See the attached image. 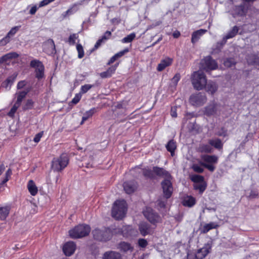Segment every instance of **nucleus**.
I'll list each match as a JSON object with an SVG mask.
<instances>
[{
  "label": "nucleus",
  "instance_id": "61",
  "mask_svg": "<svg viewBox=\"0 0 259 259\" xmlns=\"http://www.w3.org/2000/svg\"><path fill=\"white\" fill-rule=\"evenodd\" d=\"M171 116L173 117H177V109L175 107H172L170 111Z\"/></svg>",
  "mask_w": 259,
  "mask_h": 259
},
{
  "label": "nucleus",
  "instance_id": "32",
  "mask_svg": "<svg viewBox=\"0 0 259 259\" xmlns=\"http://www.w3.org/2000/svg\"><path fill=\"white\" fill-rule=\"evenodd\" d=\"M128 50H123L122 51L118 52V53L115 54L113 57H112L110 60L107 63L108 65H110L113 63H114L116 60L118 58L124 55L126 52H127Z\"/></svg>",
  "mask_w": 259,
  "mask_h": 259
},
{
  "label": "nucleus",
  "instance_id": "42",
  "mask_svg": "<svg viewBox=\"0 0 259 259\" xmlns=\"http://www.w3.org/2000/svg\"><path fill=\"white\" fill-rule=\"evenodd\" d=\"M136 37V34L134 33H132L122 39V42L123 43L131 42Z\"/></svg>",
  "mask_w": 259,
  "mask_h": 259
},
{
  "label": "nucleus",
  "instance_id": "15",
  "mask_svg": "<svg viewBox=\"0 0 259 259\" xmlns=\"http://www.w3.org/2000/svg\"><path fill=\"white\" fill-rule=\"evenodd\" d=\"M153 172L155 176L164 178V179H171L170 174L163 168L154 166L153 167Z\"/></svg>",
  "mask_w": 259,
  "mask_h": 259
},
{
  "label": "nucleus",
  "instance_id": "52",
  "mask_svg": "<svg viewBox=\"0 0 259 259\" xmlns=\"http://www.w3.org/2000/svg\"><path fill=\"white\" fill-rule=\"evenodd\" d=\"M212 163L210 164H207L206 163H201V164L204 166L205 168L208 169L210 171H213L215 169V166L212 164Z\"/></svg>",
  "mask_w": 259,
  "mask_h": 259
},
{
  "label": "nucleus",
  "instance_id": "5",
  "mask_svg": "<svg viewBox=\"0 0 259 259\" xmlns=\"http://www.w3.org/2000/svg\"><path fill=\"white\" fill-rule=\"evenodd\" d=\"M68 158L66 154H62L59 157L54 158L52 161V168L56 171H60L67 166Z\"/></svg>",
  "mask_w": 259,
  "mask_h": 259
},
{
  "label": "nucleus",
  "instance_id": "35",
  "mask_svg": "<svg viewBox=\"0 0 259 259\" xmlns=\"http://www.w3.org/2000/svg\"><path fill=\"white\" fill-rule=\"evenodd\" d=\"M218 226V225L213 222H211L210 223L206 224L203 226L202 232L203 233H206L211 229L217 228Z\"/></svg>",
  "mask_w": 259,
  "mask_h": 259
},
{
  "label": "nucleus",
  "instance_id": "64",
  "mask_svg": "<svg viewBox=\"0 0 259 259\" xmlns=\"http://www.w3.org/2000/svg\"><path fill=\"white\" fill-rule=\"evenodd\" d=\"M78 57L79 58H82L84 56L83 50H77Z\"/></svg>",
  "mask_w": 259,
  "mask_h": 259
},
{
  "label": "nucleus",
  "instance_id": "53",
  "mask_svg": "<svg viewBox=\"0 0 259 259\" xmlns=\"http://www.w3.org/2000/svg\"><path fill=\"white\" fill-rule=\"evenodd\" d=\"M138 244L140 247L144 248L148 245V242L145 239H139L138 240Z\"/></svg>",
  "mask_w": 259,
  "mask_h": 259
},
{
  "label": "nucleus",
  "instance_id": "45",
  "mask_svg": "<svg viewBox=\"0 0 259 259\" xmlns=\"http://www.w3.org/2000/svg\"><path fill=\"white\" fill-rule=\"evenodd\" d=\"M39 7H38V6L37 5H29L27 7V9L30 8L29 12V13L30 15H34L36 12L37 10Z\"/></svg>",
  "mask_w": 259,
  "mask_h": 259
},
{
  "label": "nucleus",
  "instance_id": "55",
  "mask_svg": "<svg viewBox=\"0 0 259 259\" xmlns=\"http://www.w3.org/2000/svg\"><path fill=\"white\" fill-rule=\"evenodd\" d=\"M258 192L256 190H251L250 192L249 195L248 196V197L249 199H254L258 197Z\"/></svg>",
  "mask_w": 259,
  "mask_h": 259
},
{
  "label": "nucleus",
  "instance_id": "20",
  "mask_svg": "<svg viewBox=\"0 0 259 259\" xmlns=\"http://www.w3.org/2000/svg\"><path fill=\"white\" fill-rule=\"evenodd\" d=\"M103 259H122L121 254L117 252L109 251L105 252L102 257Z\"/></svg>",
  "mask_w": 259,
  "mask_h": 259
},
{
  "label": "nucleus",
  "instance_id": "8",
  "mask_svg": "<svg viewBox=\"0 0 259 259\" xmlns=\"http://www.w3.org/2000/svg\"><path fill=\"white\" fill-rule=\"evenodd\" d=\"M30 66L35 69V77L41 79L44 77L45 67L42 62L37 60H33L30 62Z\"/></svg>",
  "mask_w": 259,
  "mask_h": 259
},
{
  "label": "nucleus",
  "instance_id": "14",
  "mask_svg": "<svg viewBox=\"0 0 259 259\" xmlns=\"http://www.w3.org/2000/svg\"><path fill=\"white\" fill-rule=\"evenodd\" d=\"M76 249V245L72 241L66 242L63 246V251L66 256H70L74 253Z\"/></svg>",
  "mask_w": 259,
  "mask_h": 259
},
{
  "label": "nucleus",
  "instance_id": "9",
  "mask_svg": "<svg viewBox=\"0 0 259 259\" xmlns=\"http://www.w3.org/2000/svg\"><path fill=\"white\" fill-rule=\"evenodd\" d=\"M143 213L145 217L153 225L161 222L160 217L150 208H147Z\"/></svg>",
  "mask_w": 259,
  "mask_h": 259
},
{
  "label": "nucleus",
  "instance_id": "4",
  "mask_svg": "<svg viewBox=\"0 0 259 259\" xmlns=\"http://www.w3.org/2000/svg\"><path fill=\"white\" fill-rule=\"evenodd\" d=\"M94 238L98 241L106 242L110 240L112 238L111 229L104 228L100 229H95L92 231Z\"/></svg>",
  "mask_w": 259,
  "mask_h": 259
},
{
  "label": "nucleus",
  "instance_id": "54",
  "mask_svg": "<svg viewBox=\"0 0 259 259\" xmlns=\"http://www.w3.org/2000/svg\"><path fill=\"white\" fill-rule=\"evenodd\" d=\"M81 97V95L80 93L76 94L75 95V96L72 100L71 103L74 104H76L80 101Z\"/></svg>",
  "mask_w": 259,
  "mask_h": 259
},
{
  "label": "nucleus",
  "instance_id": "59",
  "mask_svg": "<svg viewBox=\"0 0 259 259\" xmlns=\"http://www.w3.org/2000/svg\"><path fill=\"white\" fill-rule=\"evenodd\" d=\"M19 106H18L17 104H16V103L15 104L14 106L11 109V111L9 113V115L11 116V115H13L14 114V113L16 111L17 108H18Z\"/></svg>",
  "mask_w": 259,
  "mask_h": 259
},
{
  "label": "nucleus",
  "instance_id": "26",
  "mask_svg": "<svg viewBox=\"0 0 259 259\" xmlns=\"http://www.w3.org/2000/svg\"><path fill=\"white\" fill-rule=\"evenodd\" d=\"M27 188L31 195L35 196L37 193V187H36V185L35 184L33 180H31L28 181L27 184Z\"/></svg>",
  "mask_w": 259,
  "mask_h": 259
},
{
  "label": "nucleus",
  "instance_id": "44",
  "mask_svg": "<svg viewBox=\"0 0 259 259\" xmlns=\"http://www.w3.org/2000/svg\"><path fill=\"white\" fill-rule=\"evenodd\" d=\"M235 61L233 58L227 59L224 62V65L227 67H230L235 65Z\"/></svg>",
  "mask_w": 259,
  "mask_h": 259
},
{
  "label": "nucleus",
  "instance_id": "38",
  "mask_svg": "<svg viewBox=\"0 0 259 259\" xmlns=\"http://www.w3.org/2000/svg\"><path fill=\"white\" fill-rule=\"evenodd\" d=\"M96 111V109L95 108H93L90 110L87 111L83 116L82 118V121L80 123L81 124H82L83 122L87 120L89 118L91 117L94 113Z\"/></svg>",
  "mask_w": 259,
  "mask_h": 259
},
{
  "label": "nucleus",
  "instance_id": "57",
  "mask_svg": "<svg viewBox=\"0 0 259 259\" xmlns=\"http://www.w3.org/2000/svg\"><path fill=\"white\" fill-rule=\"evenodd\" d=\"M43 135V132H40L38 134H37L34 138V139H33V141L35 142V143H38V142H39L41 138L42 137Z\"/></svg>",
  "mask_w": 259,
  "mask_h": 259
},
{
  "label": "nucleus",
  "instance_id": "2",
  "mask_svg": "<svg viewBox=\"0 0 259 259\" xmlns=\"http://www.w3.org/2000/svg\"><path fill=\"white\" fill-rule=\"evenodd\" d=\"M127 210V204L124 200L116 201L113 205L112 216L116 220L122 219L125 217Z\"/></svg>",
  "mask_w": 259,
  "mask_h": 259
},
{
  "label": "nucleus",
  "instance_id": "51",
  "mask_svg": "<svg viewBox=\"0 0 259 259\" xmlns=\"http://www.w3.org/2000/svg\"><path fill=\"white\" fill-rule=\"evenodd\" d=\"M192 168L194 171L198 173H202L204 170L203 168L198 164H193Z\"/></svg>",
  "mask_w": 259,
  "mask_h": 259
},
{
  "label": "nucleus",
  "instance_id": "24",
  "mask_svg": "<svg viewBox=\"0 0 259 259\" xmlns=\"http://www.w3.org/2000/svg\"><path fill=\"white\" fill-rule=\"evenodd\" d=\"M206 32V30L203 29H201L193 32L192 34V42L194 44L197 42L199 40V39Z\"/></svg>",
  "mask_w": 259,
  "mask_h": 259
},
{
  "label": "nucleus",
  "instance_id": "7",
  "mask_svg": "<svg viewBox=\"0 0 259 259\" xmlns=\"http://www.w3.org/2000/svg\"><path fill=\"white\" fill-rule=\"evenodd\" d=\"M207 97L205 94L198 93L192 94L189 98V102L191 105L196 106H201L206 103Z\"/></svg>",
  "mask_w": 259,
  "mask_h": 259
},
{
  "label": "nucleus",
  "instance_id": "37",
  "mask_svg": "<svg viewBox=\"0 0 259 259\" xmlns=\"http://www.w3.org/2000/svg\"><path fill=\"white\" fill-rule=\"evenodd\" d=\"M194 188L195 190H198L200 193H202L206 188V184L205 182L196 183L194 185Z\"/></svg>",
  "mask_w": 259,
  "mask_h": 259
},
{
  "label": "nucleus",
  "instance_id": "22",
  "mask_svg": "<svg viewBox=\"0 0 259 259\" xmlns=\"http://www.w3.org/2000/svg\"><path fill=\"white\" fill-rule=\"evenodd\" d=\"M172 63V59L169 58H165L161 60L159 64H158L157 70L158 71L163 70L166 67L169 66Z\"/></svg>",
  "mask_w": 259,
  "mask_h": 259
},
{
  "label": "nucleus",
  "instance_id": "10",
  "mask_svg": "<svg viewBox=\"0 0 259 259\" xmlns=\"http://www.w3.org/2000/svg\"><path fill=\"white\" fill-rule=\"evenodd\" d=\"M171 179H164V181L161 182L164 196L166 199L170 198L172 193L173 188L170 181Z\"/></svg>",
  "mask_w": 259,
  "mask_h": 259
},
{
  "label": "nucleus",
  "instance_id": "19",
  "mask_svg": "<svg viewBox=\"0 0 259 259\" xmlns=\"http://www.w3.org/2000/svg\"><path fill=\"white\" fill-rule=\"evenodd\" d=\"M122 235L124 237H128L136 234L137 231L135 230L131 226H124L122 227Z\"/></svg>",
  "mask_w": 259,
  "mask_h": 259
},
{
  "label": "nucleus",
  "instance_id": "39",
  "mask_svg": "<svg viewBox=\"0 0 259 259\" xmlns=\"http://www.w3.org/2000/svg\"><path fill=\"white\" fill-rule=\"evenodd\" d=\"M191 180L192 181L196 183H200L202 182H204V177L202 176L197 175H193L191 176Z\"/></svg>",
  "mask_w": 259,
  "mask_h": 259
},
{
  "label": "nucleus",
  "instance_id": "46",
  "mask_svg": "<svg viewBox=\"0 0 259 259\" xmlns=\"http://www.w3.org/2000/svg\"><path fill=\"white\" fill-rule=\"evenodd\" d=\"M111 232L112 233V237L114 235H121L122 233H123V231H122V227H117L113 228L112 229H111Z\"/></svg>",
  "mask_w": 259,
  "mask_h": 259
},
{
  "label": "nucleus",
  "instance_id": "50",
  "mask_svg": "<svg viewBox=\"0 0 259 259\" xmlns=\"http://www.w3.org/2000/svg\"><path fill=\"white\" fill-rule=\"evenodd\" d=\"M200 149L201 152L209 153L211 152V148L207 145H202L200 147Z\"/></svg>",
  "mask_w": 259,
  "mask_h": 259
},
{
  "label": "nucleus",
  "instance_id": "3",
  "mask_svg": "<svg viewBox=\"0 0 259 259\" xmlns=\"http://www.w3.org/2000/svg\"><path fill=\"white\" fill-rule=\"evenodd\" d=\"M91 231V228L87 225H79L69 230L70 237L73 239H77L88 236Z\"/></svg>",
  "mask_w": 259,
  "mask_h": 259
},
{
  "label": "nucleus",
  "instance_id": "18",
  "mask_svg": "<svg viewBox=\"0 0 259 259\" xmlns=\"http://www.w3.org/2000/svg\"><path fill=\"white\" fill-rule=\"evenodd\" d=\"M139 229L142 235L145 236L151 232L150 226L146 222H142L139 225Z\"/></svg>",
  "mask_w": 259,
  "mask_h": 259
},
{
  "label": "nucleus",
  "instance_id": "30",
  "mask_svg": "<svg viewBox=\"0 0 259 259\" xmlns=\"http://www.w3.org/2000/svg\"><path fill=\"white\" fill-rule=\"evenodd\" d=\"M247 61L249 64L259 66V58L254 55L248 56Z\"/></svg>",
  "mask_w": 259,
  "mask_h": 259
},
{
  "label": "nucleus",
  "instance_id": "13",
  "mask_svg": "<svg viewBox=\"0 0 259 259\" xmlns=\"http://www.w3.org/2000/svg\"><path fill=\"white\" fill-rule=\"evenodd\" d=\"M220 110V106L217 103H213L205 108L204 114L207 116L217 115Z\"/></svg>",
  "mask_w": 259,
  "mask_h": 259
},
{
  "label": "nucleus",
  "instance_id": "34",
  "mask_svg": "<svg viewBox=\"0 0 259 259\" xmlns=\"http://www.w3.org/2000/svg\"><path fill=\"white\" fill-rule=\"evenodd\" d=\"M209 144L218 149H221L223 148V143L221 140L219 139L210 140L209 141Z\"/></svg>",
  "mask_w": 259,
  "mask_h": 259
},
{
  "label": "nucleus",
  "instance_id": "1",
  "mask_svg": "<svg viewBox=\"0 0 259 259\" xmlns=\"http://www.w3.org/2000/svg\"><path fill=\"white\" fill-rule=\"evenodd\" d=\"M190 78L192 84L196 90H202L206 85V76L202 70L194 71L191 74Z\"/></svg>",
  "mask_w": 259,
  "mask_h": 259
},
{
  "label": "nucleus",
  "instance_id": "23",
  "mask_svg": "<svg viewBox=\"0 0 259 259\" xmlns=\"http://www.w3.org/2000/svg\"><path fill=\"white\" fill-rule=\"evenodd\" d=\"M118 65V63H116L115 65L109 67L106 71L101 72L100 74V77L103 78H104L110 77V76H111L112 74H113L115 71Z\"/></svg>",
  "mask_w": 259,
  "mask_h": 259
},
{
  "label": "nucleus",
  "instance_id": "63",
  "mask_svg": "<svg viewBox=\"0 0 259 259\" xmlns=\"http://www.w3.org/2000/svg\"><path fill=\"white\" fill-rule=\"evenodd\" d=\"M13 80H11L10 78H8L6 81V82L3 83V85L5 87V88H7L8 85L10 84V85L12 84Z\"/></svg>",
  "mask_w": 259,
  "mask_h": 259
},
{
  "label": "nucleus",
  "instance_id": "21",
  "mask_svg": "<svg viewBox=\"0 0 259 259\" xmlns=\"http://www.w3.org/2000/svg\"><path fill=\"white\" fill-rule=\"evenodd\" d=\"M204 88L207 92L212 95L218 90V86L215 82L210 80L208 82H207Z\"/></svg>",
  "mask_w": 259,
  "mask_h": 259
},
{
  "label": "nucleus",
  "instance_id": "29",
  "mask_svg": "<svg viewBox=\"0 0 259 259\" xmlns=\"http://www.w3.org/2000/svg\"><path fill=\"white\" fill-rule=\"evenodd\" d=\"M10 207L7 206L0 207V220H5L9 214Z\"/></svg>",
  "mask_w": 259,
  "mask_h": 259
},
{
  "label": "nucleus",
  "instance_id": "12",
  "mask_svg": "<svg viewBox=\"0 0 259 259\" xmlns=\"http://www.w3.org/2000/svg\"><path fill=\"white\" fill-rule=\"evenodd\" d=\"M211 250V245L209 243L204 244V246L198 249L195 253L194 259H203Z\"/></svg>",
  "mask_w": 259,
  "mask_h": 259
},
{
  "label": "nucleus",
  "instance_id": "6",
  "mask_svg": "<svg viewBox=\"0 0 259 259\" xmlns=\"http://www.w3.org/2000/svg\"><path fill=\"white\" fill-rule=\"evenodd\" d=\"M218 67V63L210 56L204 57L200 63V68L205 72L215 70Z\"/></svg>",
  "mask_w": 259,
  "mask_h": 259
},
{
  "label": "nucleus",
  "instance_id": "17",
  "mask_svg": "<svg viewBox=\"0 0 259 259\" xmlns=\"http://www.w3.org/2000/svg\"><path fill=\"white\" fill-rule=\"evenodd\" d=\"M238 32V28L237 26H234L231 30H230L226 35L223 38V39L220 42L221 46L226 44L227 40L234 37Z\"/></svg>",
  "mask_w": 259,
  "mask_h": 259
},
{
  "label": "nucleus",
  "instance_id": "11",
  "mask_svg": "<svg viewBox=\"0 0 259 259\" xmlns=\"http://www.w3.org/2000/svg\"><path fill=\"white\" fill-rule=\"evenodd\" d=\"M20 27L21 26H16L12 27L8 32L6 36L0 40V47L4 46L9 43L19 31Z\"/></svg>",
  "mask_w": 259,
  "mask_h": 259
},
{
  "label": "nucleus",
  "instance_id": "56",
  "mask_svg": "<svg viewBox=\"0 0 259 259\" xmlns=\"http://www.w3.org/2000/svg\"><path fill=\"white\" fill-rule=\"evenodd\" d=\"M54 1L55 0H42L39 3L38 7L40 8L47 6L50 3L54 2Z\"/></svg>",
  "mask_w": 259,
  "mask_h": 259
},
{
  "label": "nucleus",
  "instance_id": "27",
  "mask_svg": "<svg viewBox=\"0 0 259 259\" xmlns=\"http://www.w3.org/2000/svg\"><path fill=\"white\" fill-rule=\"evenodd\" d=\"M118 248L124 252H127L128 251H132L133 250V247L132 246L131 244L124 241L119 243Z\"/></svg>",
  "mask_w": 259,
  "mask_h": 259
},
{
  "label": "nucleus",
  "instance_id": "33",
  "mask_svg": "<svg viewBox=\"0 0 259 259\" xmlns=\"http://www.w3.org/2000/svg\"><path fill=\"white\" fill-rule=\"evenodd\" d=\"M196 201L192 196L186 197L183 201V205L185 206L192 207L195 204Z\"/></svg>",
  "mask_w": 259,
  "mask_h": 259
},
{
  "label": "nucleus",
  "instance_id": "48",
  "mask_svg": "<svg viewBox=\"0 0 259 259\" xmlns=\"http://www.w3.org/2000/svg\"><path fill=\"white\" fill-rule=\"evenodd\" d=\"M181 78V75L180 73H177L175 74V75L171 79V83L174 84L175 87H176L179 81Z\"/></svg>",
  "mask_w": 259,
  "mask_h": 259
},
{
  "label": "nucleus",
  "instance_id": "49",
  "mask_svg": "<svg viewBox=\"0 0 259 259\" xmlns=\"http://www.w3.org/2000/svg\"><path fill=\"white\" fill-rule=\"evenodd\" d=\"M93 85L89 84H85L82 85L81 88L80 94H84L87 93L89 90H90Z\"/></svg>",
  "mask_w": 259,
  "mask_h": 259
},
{
  "label": "nucleus",
  "instance_id": "36",
  "mask_svg": "<svg viewBox=\"0 0 259 259\" xmlns=\"http://www.w3.org/2000/svg\"><path fill=\"white\" fill-rule=\"evenodd\" d=\"M67 42L70 45H73L75 43L78 42V35L77 33H73L71 34L68 39Z\"/></svg>",
  "mask_w": 259,
  "mask_h": 259
},
{
  "label": "nucleus",
  "instance_id": "41",
  "mask_svg": "<svg viewBox=\"0 0 259 259\" xmlns=\"http://www.w3.org/2000/svg\"><path fill=\"white\" fill-rule=\"evenodd\" d=\"M143 175L146 177L150 179L155 178V175L154 173L153 172V169L152 170L150 169H144L143 170Z\"/></svg>",
  "mask_w": 259,
  "mask_h": 259
},
{
  "label": "nucleus",
  "instance_id": "40",
  "mask_svg": "<svg viewBox=\"0 0 259 259\" xmlns=\"http://www.w3.org/2000/svg\"><path fill=\"white\" fill-rule=\"evenodd\" d=\"M28 91H22L20 92L17 97V100L16 102V104L18 105V106H20L21 104V103L22 101V100L25 97L26 95L28 93Z\"/></svg>",
  "mask_w": 259,
  "mask_h": 259
},
{
  "label": "nucleus",
  "instance_id": "28",
  "mask_svg": "<svg viewBox=\"0 0 259 259\" xmlns=\"http://www.w3.org/2000/svg\"><path fill=\"white\" fill-rule=\"evenodd\" d=\"M111 35V33L109 31H107L102 36V38L98 39L95 45V49L99 48L101 43L104 42L105 40L109 39Z\"/></svg>",
  "mask_w": 259,
  "mask_h": 259
},
{
  "label": "nucleus",
  "instance_id": "16",
  "mask_svg": "<svg viewBox=\"0 0 259 259\" xmlns=\"http://www.w3.org/2000/svg\"><path fill=\"white\" fill-rule=\"evenodd\" d=\"M124 190L127 194L133 193L137 188V184L135 181L124 182L123 184Z\"/></svg>",
  "mask_w": 259,
  "mask_h": 259
},
{
  "label": "nucleus",
  "instance_id": "58",
  "mask_svg": "<svg viewBox=\"0 0 259 259\" xmlns=\"http://www.w3.org/2000/svg\"><path fill=\"white\" fill-rule=\"evenodd\" d=\"M46 45L48 46V47L51 49H55V44L53 39H49L46 42Z\"/></svg>",
  "mask_w": 259,
  "mask_h": 259
},
{
  "label": "nucleus",
  "instance_id": "25",
  "mask_svg": "<svg viewBox=\"0 0 259 259\" xmlns=\"http://www.w3.org/2000/svg\"><path fill=\"white\" fill-rule=\"evenodd\" d=\"M202 160L207 164L216 163L218 158L215 155H204L201 156Z\"/></svg>",
  "mask_w": 259,
  "mask_h": 259
},
{
  "label": "nucleus",
  "instance_id": "43",
  "mask_svg": "<svg viewBox=\"0 0 259 259\" xmlns=\"http://www.w3.org/2000/svg\"><path fill=\"white\" fill-rule=\"evenodd\" d=\"M34 102L31 99L28 100L25 105L23 106V109L25 110L32 109L33 107Z\"/></svg>",
  "mask_w": 259,
  "mask_h": 259
},
{
  "label": "nucleus",
  "instance_id": "47",
  "mask_svg": "<svg viewBox=\"0 0 259 259\" xmlns=\"http://www.w3.org/2000/svg\"><path fill=\"white\" fill-rule=\"evenodd\" d=\"M12 175V170L11 169H8L6 174H5V179L2 181L1 184H4L5 183H6V182H7L9 180V178L11 176V175Z\"/></svg>",
  "mask_w": 259,
  "mask_h": 259
},
{
  "label": "nucleus",
  "instance_id": "62",
  "mask_svg": "<svg viewBox=\"0 0 259 259\" xmlns=\"http://www.w3.org/2000/svg\"><path fill=\"white\" fill-rule=\"evenodd\" d=\"M166 201H162L161 200H158L157 201V204L158 206L161 208H164L165 206Z\"/></svg>",
  "mask_w": 259,
  "mask_h": 259
},
{
  "label": "nucleus",
  "instance_id": "31",
  "mask_svg": "<svg viewBox=\"0 0 259 259\" xmlns=\"http://www.w3.org/2000/svg\"><path fill=\"white\" fill-rule=\"evenodd\" d=\"M176 148V143L173 140H170L166 145L167 150L170 152L171 156L174 155V152Z\"/></svg>",
  "mask_w": 259,
  "mask_h": 259
},
{
  "label": "nucleus",
  "instance_id": "60",
  "mask_svg": "<svg viewBox=\"0 0 259 259\" xmlns=\"http://www.w3.org/2000/svg\"><path fill=\"white\" fill-rule=\"evenodd\" d=\"M25 85H26V81L25 80L20 81L17 84V88H18V89H21Z\"/></svg>",
  "mask_w": 259,
  "mask_h": 259
}]
</instances>
